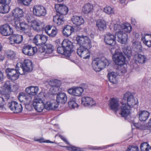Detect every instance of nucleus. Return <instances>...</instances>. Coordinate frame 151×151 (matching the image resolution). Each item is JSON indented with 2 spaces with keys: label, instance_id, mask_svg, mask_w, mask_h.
I'll use <instances>...</instances> for the list:
<instances>
[{
  "label": "nucleus",
  "instance_id": "1",
  "mask_svg": "<svg viewBox=\"0 0 151 151\" xmlns=\"http://www.w3.org/2000/svg\"><path fill=\"white\" fill-rule=\"evenodd\" d=\"M123 99L127 101V102L122 104L120 114L122 117L125 118L131 113L132 109H136L137 107L138 102L129 92L124 94Z\"/></svg>",
  "mask_w": 151,
  "mask_h": 151
},
{
  "label": "nucleus",
  "instance_id": "2",
  "mask_svg": "<svg viewBox=\"0 0 151 151\" xmlns=\"http://www.w3.org/2000/svg\"><path fill=\"white\" fill-rule=\"evenodd\" d=\"M77 43L80 46L77 49V53L81 58L87 59L90 55L88 49L91 47L90 40L87 36H78L76 38Z\"/></svg>",
  "mask_w": 151,
  "mask_h": 151
},
{
  "label": "nucleus",
  "instance_id": "3",
  "mask_svg": "<svg viewBox=\"0 0 151 151\" xmlns=\"http://www.w3.org/2000/svg\"><path fill=\"white\" fill-rule=\"evenodd\" d=\"M114 61L116 64L118 65L117 70L120 73H125L127 71V65L124 64L125 57L119 49L115 50V53L113 55Z\"/></svg>",
  "mask_w": 151,
  "mask_h": 151
},
{
  "label": "nucleus",
  "instance_id": "4",
  "mask_svg": "<svg viewBox=\"0 0 151 151\" xmlns=\"http://www.w3.org/2000/svg\"><path fill=\"white\" fill-rule=\"evenodd\" d=\"M111 24L110 26L113 27L114 31L116 32V35L123 31L130 33L132 29V26L129 23L120 24L118 22L115 23L114 21L112 20Z\"/></svg>",
  "mask_w": 151,
  "mask_h": 151
},
{
  "label": "nucleus",
  "instance_id": "5",
  "mask_svg": "<svg viewBox=\"0 0 151 151\" xmlns=\"http://www.w3.org/2000/svg\"><path fill=\"white\" fill-rule=\"evenodd\" d=\"M109 64L108 60L104 58H96L93 60L92 66L93 69L96 72H99L105 68Z\"/></svg>",
  "mask_w": 151,
  "mask_h": 151
},
{
  "label": "nucleus",
  "instance_id": "6",
  "mask_svg": "<svg viewBox=\"0 0 151 151\" xmlns=\"http://www.w3.org/2000/svg\"><path fill=\"white\" fill-rule=\"evenodd\" d=\"M116 35L110 32L107 33L105 35L104 41L106 44L111 45L112 47L111 48L110 51L112 52L113 50L116 48L117 46L116 44Z\"/></svg>",
  "mask_w": 151,
  "mask_h": 151
},
{
  "label": "nucleus",
  "instance_id": "7",
  "mask_svg": "<svg viewBox=\"0 0 151 151\" xmlns=\"http://www.w3.org/2000/svg\"><path fill=\"white\" fill-rule=\"evenodd\" d=\"M32 12L34 15L37 17L45 16L46 14L45 8L40 5H35L32 8Z\"/></svg>",
  "mask_w": 151,
  "mask_h": 151
},
{
  "label": "nucleus",
  "instance_id": "8",
  "mask_svg": "<svg viewBox=\"0 0 151 151\" xmlns=\"http://www.w3.org/2000/svg\"><path fill=\"white\" fill-rule=\"evenodd\" d=\"M11 84L10 82L9 81H6L2 86L1 88L2 89L1 91L3 95L9 94L10 96V93L11 91H14L18 89L17 86L16 85H14L13 86L14 88L12 89L11 87Z\"/></svg>",
  "mask_w": 151,
  "mask_h": 151
},
{
  "label": "nucleus",
  "instance_id": "9",
  "mask_svg": "<svg viewBox=\"0 0 151 151\" xmlns=\"http://www.w3.org/2000/svg\"><path fill=\"white\" fill-rule=\"evenodd\" d=\"M48 84L51 86L49 92L50 94L51 95L56 94L59 91L60 84V81L57 80H52L49 82Z\"/></svg>",
  "mask_w": 151,
  "mask_h": 151
},
{
  "label": "nucleus",
  "instance_id": "10",
  "mask_svg": "<svg viewBox=\"0 0 151 151\" xmlns=\"http://www.w3.org/2000/svg\"><path fill=\"white\" fill-rule=\"evenodd\" d=\"M33 105L35 109L38 112H42L45 109V104L42 99L35 97L33 101Z\"/></svg>",
  "mask_w": 151,
  "mask_h": 151
},
{
  "label": "nucleus",
  "instance_id": "11",
  "mask_svg": "<svg viewBox=\"0 0 151 151\" xmlns=\"http://www.w3.org/2000/svg\"><path fill=\"white\" fill-rule=\"evenodd\" d=\"M109 108L115 111H117L120 108L119 100L118 99L112 98L110 99L108 103Z\"/></svg>",
  "mask_w": 151,
  "mask_h": 151
},
{
  "label": "nucleus",
  "instance_id": "12",
  "mask_svg": "<svg viewBox=\"0 0 151 151\" xmlns=\"http://www.w3.org/2000/svg\"><path fill=\"white\" fill-rule=\"evenodd\" d=\"M22 52L25 55L31 56L34 55L37 52V49L35 47H32L29 45H26L23 47Z\"/></svg>",
  "mask_w": 151,
  "mask_h": 151
},
{
  "label": "nucleus",
  "instance_id": "13",
  "mask_svg": "<svg viewBox=\"0 0 151 151\" xmlns=\"http://www.w3.org/2000/svg\"><path fill=\"white\" fill-rule=\"evenodd\" d=\"M13 32L12 29L8 24H4L0 27V33L3 36H9L12 35Z\"/></svg>",
  "mask_w": 151,
  "mask_h": 151
},
{
  "label": "nucleus",
  "instance_id": "14",
  "mask_svg": "<svg viewBox=\"0 0 151 151\" xmlns=\"http://www.w3.org/2000/svg\"><path fill=\"white\" fill-rule=\"evenodd\" d=\"M8 106L13 112L19 113L22 110V106L21 104H19L15 101L9 102L8 104Z\"/></svg>",
  "mask_w": 151,
  "mask_h": 151
},
{
  "label": "nucleus",
  "instance_id": "15",
  "mask_svg": "<svg viewBox=\"0 0 151 151\" xmlns=\"http://www.w3.org/2000/svg\"><path fill=\"white\" fill-rule=\"evenodd\" d=\"M47 40V37L43 35H37L34 38L33 42L36 45L40 46L45 43Z\"/></svg>",
  "mask_w": 151,
  "mask_h": 151
},
{
  "label": "nucleus",
  "instance_id": "16",
  "mask_svg": "<svg viewBox=\"0 0 151 151\" xmlns=\"http://www.w3.org/2000/svg\"><path fill=\"white\" fill-rule=\"evenodd\" d=\"M62 46L64 47L65 52L71 55L72 52L73 51V45L72 42L67 39H64L62 43Z\"/></svg>",
  "mask_w": 151,
  "mask_h": 151
},
{
  "label": "nucleus",
  "instance_id": "17",
  "mask_svg": "<svg viewBox=\"0 0 151 151\" xmlns=\"http://www.w3.org/2000/svg\"><path fill=\"white\" fill-rule=\"evenodd\" d=\"M31 25L35 30L38 32L42 30L45 26L43 22L39 20H33Z\"/></svg>",
  "mask_w": 151,
  "mask_h": 151
},
{
  "label": "nucleus",
  "instance_id": "18",
  "mask_svg": "<svg viewBox=\"0 0 151 151\" xmlns=\"http://www.w3.org/2000/svg\"><path fill=\"white\" fill-rule=\"evenodd\" d=\"M55 8L57 12L61 15L66 14L68 12L67 7L62 4H55Z\"/></svg>",
  "mask_w": 151,
  "mask_h": 151
},
{
  "label": "nucleus",
  "instance_id": "19",
  "mask_svg": "<svg viewBox=\"0 0 151 151\" xmlns=\"http://www.w3.org/2000/svg\"><path fill=\"white\" fill-rule=\"evenodd\" d=\"M81 104L85 106L91 107L94 106L96 103L91 97L84 96L81 99Z\"/></svg>",
  "mask_w": 151,
  "mask_h": 151
},
{
  "label": "nucleus",
  "instance_id": "20",
  "mask_svg": "<svg viewBox=\"0 0 151 151\" xmlns=\"http://www.w3.org/2000/svg\"><path fill=\"white\" fill-rule=\"evenodd\" d=\"M83 91V88L81 87L70 88L68 91L69 94L75 96H78L81 95Z\"/></svg>",
  "mask_w": 151,
  "mask_h": 151
},
{
  "label": "nucleus",
  "instance_id": "21",
  "mask_svg": "<svg viewBox=\"0 0 151 151\" xmlns=\"http://www.w3.org/2000/svg\"><path fill=\"white\" fill-rule=\"evenodd\" d=\"M9 42L11 44H20L23 41V37L22 35L14 34L9 37Z\"/></svg>",
  "mask_w": 151,
  "mask_h": 151
},
{
  "label": "nucleus",
  "instance_id": "22",
  "mask_svg": "<svg viewBox=\"0 0 151 151\" xmlns=\"http://www.w3.org/2000/svg\"><path fill=\"white\" fill-rule=\"evenodd\" d=\"M6 72L7 74L8 78L12 80H16L19 76V74L16 69L7 68L6 70Z\"/></svg>",
  "mask_w": 151,
  "mask_h": 151
},
{
  "label": "nucleus",
  "instance_id": "23",
  "mask_svg": "<svg viewBox=\"0 0 151 151\" xmlns=\"http://www.w3.org/2000/svg\"><path fill=\"white\" fill-rule=\"evenodd\" d=\"M58 105L56 100H52L47 101L45 104V109L48 110H55L58 107Z\"/></svg>",
  "mask_w": 151,
  "mask_h": 151
},
{
  "label": "nucleus",
  "instance_id": "24",
  "mask_svg": "<svg viewBox=\"0 0 151 151\" xmlns=\"http://www.w3.org/2000/svg\"><path fill=\"white\" fill-rule=\"evenodd\" d=\"M137 115L140 121H145L149 117L150 113L145 110H140L137 112Z\"/></svg>",
  "mask_w": 151,
  "mask_h": 151
},
{
  "label": "nucleus",
  "instance_id": "25",
  "mask_svg": "<svg viewBox=\"0 0 151 151\" xmlns=\"http://www.w3.org/2000/svg\"><path fill=\"white\" fill-rule=\"evenodd\" d=\"M45 33L50 37H54L57 33L56 28L49 25L45 27Z\"/></svg>",
  "mask_w": 151,
  "mask_h": 151
},
{
  "label": "nucleus",
  "instance_id": "26",
  "mask_svg": "<svg viewBox=\"0 0 151 151\" xmlns=\"http://www.w3.org/2000/svg\"><path fill=\"white\" fill-rule=\"evenodd\" d=\"M71 21L75 26L81 25L84 23V20L81 16H74L71 18Z\"/></svg>",
  "mask_w": 151,
  "mask_h": 151
},
{
  "label": "nucleus",
  "instance_id": "27",
  "mask_svg": "<svg viewBox=\"0 0 151 151\" xmlns=\"http://www.w3.org/2000/svg\"><path fill=\"white\" fill-rule=\"evenodd\" d=\"M134 59L136 63L140 64L145 63L147 60V58L145 55L137 53L134 55Z\"/></svg>",
  "mask_w": 151,
  "mask_h": 151
},
{
  "label": "nucleus",
  "instance_id": "28",
  "mask_svg": "<svg viewBox=\"0 0 151 151\" xmlns=\"http://www.w3.org/2000/svg\"><path fill=\"white\" fill-rule=\"evenodd\" d=\"M39 90V88L37 86H31L25 88L26 92L32 96L36 95L38 93Z\"/></svg>",
  "mask_w": 151,
  "mask_h": 151
},
{
  "label": "nucleus",
  "instance_id": "29",
  "mask_svg": "<svg viewBox=\"0 0 151 151\" xmlns=\"http://www.w3.org/2000/svg\"><path fill=\"white\" fill-rule=\"evenodd\" d=\"M123 32L118 33L116 35L117 36L119 42L122 44H125L127 41L128 35L126 33Z\"/></svg>",
  "mask_w": 151,
  "mask_h": 151
},
{
  "label": "nucleus",
  "instance_id": "30",
  "mask_svg": "<svg viewBox=\"0 0 151 151\" xmlns=\"http://www.w3.org/2000/svg\"><path fill=\"white\" fill-rule=\"evenodd\" d=\"M96 27L100 31H104L106 29V23L105 21L102 19L98 20L96 22Z\"/></svg>",
  "mask_w": 151,
  "mask_h": 151
},
{
  "label": "nucleus",
  "instance_id": "31",
  "mask_svg": "<svg viewBox=\"0 0 151 151\" xmlns=\"http://www.w3.org/2000/svg\"><path fill=\"white\" fill-rule=\"evenodd\" d=\"M56 100L58 103L65 104L67 101V97L65 93H60L58 94L56 96Z\"/></svg>",
  "mask_w": 151,
  "mask_h": 151
},
{
  "label": "nucleus",
  "instance_id": "32",
  "mask_svg": "<svg viewBox=\"0 0 151 151\" xmlns=\"http://www.w3.org/2000/svg\"><path fill=\"white\" fill-rule=\"evenodd\" d=\"M53 21L55 24L60 25L64 23L65 19L63 16L57 14L53 17Z\"/></svg>",
  "mask_w": 151,
  "mask_h": 151
},
{
  "label": "nucleus",
  "instance_id": "33",
  "mask_svg": "<svg viewBox=\"0 0 151 151\" xmlns=\"http://www.w3.org/2000/svg\"><path fill=\"white\" fill-rule=\"evenodd\" d=\"M141 39L145 45L148 47H151V35H146L142 36Z\"/></svg>",
  "mask_w": 151,
  "mask_h": 151
},
{
  "label": "nucleus",
  "instance_id": "34",
  "mask_svg": "<svg viewBox=\"0 0 151 151\" xmlns=\"http://www.w3.org/2000/svg\"><path fill=\"white\" fill-rule=\"evenodd\" d=\"M12 14L14 18H19L23 16V12L22 9L19 8H16L12 11Z\"/></svg>",
  "mask_w": 151,
  "mask_h": 151
},
{
  "label": "nucleus",
  "instance_id": "35",
  "mask_svg": "<svg viewBox=\"0 0 151 151\" xmlns=\"http://www.w3.org/2000/svg\"><path fill=\"white\" fill-rule=\"evenodd\" d=\"M73 32V28L69 25L66 26L63 29V35L66 37H68Z\"/></svg>",
  "mask_w": 151,
  "mask_h": 151
},
{
  "label": "nucleus",
  "instance_id": "36",
  "mask_svg": "<svg viewBox=\"0 0 151 151\" xmlns=\"http://www.w3.org/2000/svg\"><path fill=\"white\" fill-rule=\"evenodd\" d=\"M22 64L27 72H30L32 70V63L30 60H25L24 63Z\"/></svg>",
  "mask_w": 151,
  "mask_h": 151
},
{
  "label": "nucleus",
  "instance_id": "37",
  "mask_svg": "<svg viewBox=\"0 0 151 151\" xmlns=\"http://www.w3.org/2000/svg\"><path fill=\"white\" fill-rule=\"evenodd\" d=\"M65 51V50L64 47H59L57 48V52L58 53L65 55L67 58H69V59L72 62L75 63V59H70V58L69 57L70 55L68 54V52Z\"/></svg>",
  "mask_w": 151,
  "mask_h": 151
},
{
  "label": "nucleus",
  "instance_id": "38",
  "mask_svg": "<svg viewBox=\"0 0 151 151\" xmlns=\"http://www.w3.org/2000/svg\"><path fill=\"white\" fill-rule=\"evenodd\" d=\"M109 81L114 84H116L117 82V78L116 73L112 72L108 74Z\"/></svg>",
  "mask_w": 151,
  "mask_h": 151
},
{
  "label": "nucleus",
  "instance_id": "39",
  "mask_svg": "<svg viewBox=\"0 0 151 151\" xmlns=\"http://www.w3.org/2000/svg\"><path fill=\"white\" fill-rule=\"evenodd\" d=\"M16 68L17 73L20 75H23L26 72H27L22 63H18L16 65Z\"/></svg>",
  "mask_w": 151,
  "mask_h": 151
},
{
  "label": "nucleus",
  "instance_id": "40",
  "mask_svg": "<svg viewBox=\"0 0 151 151\" xmlns=\"http://www.w3.org/2000/svg\"><path fill=\"white\" fill-rule=\"evenodd\" d=\"M93 8V6L90 3L85 4L83 7L82 11L84 13L88 14L92 10Z\"/></svg>",
  "mask_w": 151,
  "mask_h": 151
},
{
  "label": "nucleus",
  "instance_id": "41",
  "mask_svg": "<svg viewBox=\"0 0 151 151\" xmlns=\"http://www.w3.org/2000/svg\"><path fill=\"white\" fill-rule=\"evenodd\" d=\"M8 4L0 3V13L5 14L8 13L9 10Z\"/></svg>",
  "mask_w": 151,
  "mask_h": 151
},
{
  "label": "nucleus",
  "instance_id": "42",
  "mask_svg": "<svg viewBox=\"0 0 151 151\" xmlns=\"http://www.w3.org/2000/svg\"><path fill=\"white\" fill-rule=\"evenodd\" d=\"M46 48L45 50V53L43 52L42 53V55H45L47 56V55L51 53L53 50V46L51 44H47L46 46Z\"/></svg>",
  "mask_w": 151,
  "mask_h": 151
},
{
  "label": "nucleus",
  "instance_id": "43",
  "mask_svg": "<svg viewBox=\"0 0 151 151\" xmlns=\"http://www.w3.org/2000/svg\"><path fill=\"white\" fill-rule=\"evenodd\" d=\"M68 105L69 108L71 109L77 108L78 106L76 101V99L71 98L68 102Z\"/></svg>",
  "mask_w": 151,
  "mask_h": 151
},
{
  "label": "nucleus",
  "instance_id": "44",
  "mask_svg": "<svg viewBox=\"0 0 151 151\" xmlns=\"http://www.w3.org/2000/svg\"><path fill=\"white\" fill-rule=\"evenodd\" d=\"M140 148L141 151H151V147L147 142L142 143Z\"/></svg>",
  "mask_w": 151,
  "mask_h": 151
},
{
  "label": "nucleus",
  "instance_id": "45",
  "mask_svg": "<svg viewBox=\"0 0 151 151\" xmlns=\"http://www.w3.org/2000/svg\"><path fill=\"white\" fill-rule=\"evenodd\" d=\"M10 96L9 94H5L3 97L0 96V108L2 107L4 105V102L7 101L10 98Z\"/></svg>",
  "mask_w": 151,
  "mask_h": 151
},
{
  "label": "nucleus",
  "instance_id": "46",
  "mask_svg": "<svg viewBox=\"0 0 151 151\" xmlns=\"http://www.w3.org/2000/svg\"><path fill=\"white\" fill-rule=\"evenodd\" d=\"M114 10L113 8L110 6H107L103 9V11L108 14H113L114 13Z\"/></svg>",
  "mask_w": 151,
  "mask_h": 151
},
{
  "label": "nucleus",
  "instance_id": "47",
  "mask_svg": "<svg viewBox=\"0 0 151 151\" xmlns=\"http://www.w3.org/2000/svg\"><path fill=\"white\" fill-rule=\"evenodd\" d=\"M123 52L124 54L128 57H130L132 55V52L130 46L125 47L123 50Z\"/></svg>",
  "mask_w": 151,
  "mask_h": 151
},
{
  "label": "nucleus",
  "instance_id": "48",
  "mask_svg": "<svg viewBox=\"0 0 151 151\" xmlns=\"http://www.w3.org/2000/svg\"><path fill=\"white\" fill-rule=\"evenodd\" d=\"M21 24V23L20 22V19L14 18V22L13 23V25L16 29L18 30L20 28Z\"/></svg>",
  "mask_w": 151,
  "mask_h": 151
},
{
  "label": "nucleus",
  "instance_id": "49",
  "mask_svg": "<svg viewBox=\"0 0 151 151\" xmlns=\"http://www.w3.org/2000/svg\"><path fill=\"white\" fill-rule=\"evenodd\" d=\"M29 27V25L25 23L22 22L21 23L20 28L22 30L25 32H27Z\"/></svg>",
  "mask_w": 151,
  "mask_h": 151
},
{
  "label": "nucleus",
  "instance_id": "50",
  "mask_svg": "<svg viewBox=\"0 0 151 151\" xmlns=\"http://www.w3.org/2000/svg\"><path fill=\"white\" fill-rule=\"evenodd\" d=\"M33 97L31 95L28 94L26 95V97H25V100L24 101V103L26 104L29 105L30 103H32V101Z\"/></svg>",
  "mask_w": 151,
  "mask_h": 151
},
{
  "label": "nucleus",
  "instance_id": "51",
  "mask_svg": "<svg viewBox=\"0 0 151 151\" xmlns=\"http://www.w3.org/2000/svg\"><path fill=\"white\" fill-rule=\"evenodd\" d=\"M66 149L70 151H82L83 150L82 148L76 147L74 146H71L70 147L64 146Z\"/></svg>",
  "mask_w": 151,
  "mask_h": 151
},
{
  "label": "nucleus",
  "instance_id": "52",
  "mask_svg": "<svg viewBox=\"0 0 151 151\" xmlns=\"http://www.w3.org/2000/svg\"><path fill=\"white\" fill-rule=\"evenodd\" d=\"M133 45L134 47L137 49L138 50L140 51L142 50V46L140 42H133Z\"/></svg>",
  "mask_w": 151,
  "mask_h": 151
},
{
  "label": "nucleus",
  "instance_id": "53",
  "mask_svg": "<svg viewBox=\"0 0 151 151\" xmlns=\"http://www.w3.org/2000/svg\"><path fill=\"white\" fill-rule=\"evenodd\" d=\"M6 54L8 58L12 59L14 58L15 55V54L13 51L10 50L7 51Z\"/></svg>",
  "mask_w": 151,
  "mask_h": 151
},
{
  "label": "nucleus",
  "instance_id": "54",
  "mask_svg": "<svg viewBox=\"0 0 151 151\" xmlns=\"http://www.w3.org/2000/svg\"><path fill=\"white\" fill-rule=\"evenodd\" d=\"M26 95L23 93H20L18 96V99L20 102L24 103Z\"/></svg>",
  "mask_w": 151,
  "mask_h": 151
},
{
  "label": "nucleus",
  "instance_id": "55",
  "mask_svg": "<svg viewBox=\"0 0 151 151\" xmlns=\"http://www.w3.org/2000/svg\"><path fill=\"white\" fill-rule=\"evenodd\" d=\"M32 0H18V1L24 5L26 6H29Z\"/></svg>",
  "mask_w": 151,
  "mask_h": 151
},
{
  "label": "nucleus",
  "instance_id": "56",
  "mask_svg": "<svg viewBox=\"0 0 151 151\" xmlns=\"http://www.w3.org/2000/svg\"><path fill=\"white\" fill-rule=\"evenodd\" d=\"M126 151H139V150L137 146H130L127 148Z\"/></svg>",
  "mask_w": 151,
  "mask_h": 151
},
{
  "label": "nucleus",
  "instance_id": "57",
  "mask_svg": "<svg viewBox=\"0 0 151 151\" xmlns=\"http://www.w3.org/2000/svg\"><path fill=\"white\" fill-rule=\"evenodd\" d=\"M33 17L30 14H27L26 15L25 19L26 21L28 22H30L31 24L33 20H32Z\"/></svg>",
  "mask_w": 151,
  "mask_h": 151
},
{
  "label": "nucleus",
  "instance_id": "58",
  "mask_svg": "<svg viewBox=\"0 0 151 151\" xmlns=\"http://www.w3.org/2000/svg\"><path fill=\"white\" fill-rule=\"evenodd\" d=\"M35 141H38L40 143L42 142H46V143H53L54 142H53L50 141L49 140L45 141L44 138H41L39 139H35Z\"/></svg>",
  "mask_w": 151,
  "mask_h": 151
},
{
  "label": "nucleus",
  "instance_id": "59",
  "mask_svg": "<svg viewBox=\"0 0 151 151\" xmlns=\"http://www.w3.org/2000/svg\"><path fill=\"white\" fill-rule=\"evenodd\" d=\"M11 2V0H0V3L9 4Z\"/></svg>",
  "mask_w": 151,
  "mask_h": 151
},
{
  "label": "nucleus",
  "instance_id": "60",
  "mask_svg": "<svg viewBox=\"0 0 151 151\" xmlns=\"http://www.w3.org/2000/svg\"><path fill=\"white\" fill-rule=\"evenodd\" d=\"M4 79V75L3 73L0 71V81H2Z\"/></svg>",
  "mask_w": 151,
  "mask_h": 151
},
{
  "label": "nucleus",
  "instance_id": "61",
  "mask_svg": "<svg viewBox=\"0 0 151 151\" xmlns=\"http://www.w3.org/2000/svg\"><path fill=\"white\" fill-rule=\"evenodd\" d=\"M60 137L67 144H69V143L68 142V141L66 140L65 138L64 137L61 135H60Z\"/></svg>",
  "mask_w": 151,
  "mask_h": 151
},
{
  "label": "nucleus",
  "instance_id": "62",
  "mask_svg": "<svg viewBox=\"0 0 151 151\" xmlns=\"http://www.w3.org/2000/svg\"><path fill=\"white\" fill-rule=\"evenodd\" d=\"M138 128L142 129H145L147 128V127L145 125H142L139 126Z\"/></svg>",
  "mask_w": 151,
  "mask_h": 151
},
{
  "label": "nucleus",
  "instance_id": "63",
  "mask_svg": "<svg viewBox=\"0 0 151 151\" xmlns=\"http://www.w3.org/2000/svg\"><path fill=\"white\" fill-rule=\"evenodd\" d=\"M4 59V57L0 55V61H2Z\"/></svg>",
  "mask_w": 151,
  "mask_h": 151
},
{
  "label": "nucleus",
  "instance_id": "64",
  "mask_svg": "<svg viewBox=\"0 0 151 151\" xmlns=\"http://www.w3.org/2000/svg\"><path fill=\"white\" fill-rule=\"evenodd\" d=\"M148 124V126L151 127V118L149 121Z\"/></svg>",
  "mask_w": 151,
  "mask_h": 151
}]
</instances>
